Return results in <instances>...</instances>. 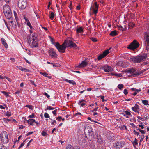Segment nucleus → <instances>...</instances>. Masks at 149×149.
I'll return each instance as SVG.
<instances>
[{
  "label": "nucleus",
  "instance_id": "1",
  "mask_svg": "<svg viewBox=\"0 0 149 149\" xmlns=\"http://www.w3.org/2000/svg\"><path fill=\"white\" fill-rule=\"evenodd\" d=\"M49 37L50 39V41L55 46L60 52L64 53L65 52V49L67 47L66 45L68 43L67 41H65L62 45H60L58 42L55 43L54 39L50 36H49Z\"/></svg>",
  "mask_w": 149,
  "mask_h": 149
},
{
  "label": "nucleus",
  "instance_id": "2",
  "mask_svg": "<svg viewBox=\"0 0 149 149\" xmlns=\"http://www.w3.org/2000/svg\"><path fill=\"white\" fill-rule=\"evenodd\" d=\"M147 54H144L142 55L133 56L130 58L129 60L134 63H139L144 61L147 57Z\"/></svg>",
  "mask_w": 149,
  "mask_h": 149
},
{
  "label": "nucleus",
  "instance_id": "3",
  "mask_svg": "<svg viewBox=\"0 0 149 149\" xmlns=\"http://www.w3.org/2000/svg\"><path fill=\"white\" fill-rule=\"evenodd\" d=\"M3 10L6 17L9 19L12 17V14L10 7L9 5H6L3 6Z\"/></svg>",
  "mask_w": 149,
  "mask_h": 149
},
{
  "label": "nucleus",
  "instance_id": "4",
  "mask_svg": "<svg viewBox=\"0 0 149 149\" xmlns=\"http://www.w3.org/2000/svg\"><path fill=\"white\" fill-rule=\"evenodd\" d=\"M127 72L131 74L133 77H135L139 75L142 73L141 71L136 70L135 68H131L129 69H127Z\"/></svg>",
  "mask_w": 149,
  "mask_h": 149
},
{
  "label": "nucleus",
  "instance_id": "5",
  "mask_svg": "<svg viewBox=\"0 0 149 149\" xmlns=\"http://www.w3.org/2000/svg\"><path fill=\"white\" fill-rule=\"evenodd\" d=\"M139 42L136 40H134L129 45L127 48L129 49L134 51L139 47Z\"/></svg>",
  "mask_w": 149,
  "mask_h": 149
},
{
  "label": "nucleus",
  "instance_id": "6",
  "mask_svg": "<svg viewBox=\"0 0 149 149\" xmlns=\"http://www.w3.org/2000/svg\"><path fill=\"white\" fill-rule=\"evenodd\" d=\"M84 132L86 134V137L89 140L91 141L94 137V133L92 129H90L88 130V131L86 129H85Z\"/></svg>",
  "mask_w": 149,
  "mask_h": 149
},
{
  "label": "nucleus",
  "instance_id": "7",
  "mask_svg": "<svg viewBox=\"0 0 149 149\" xmlns=\"http://www.w3.org/2000/svg\"><path fill=\"white\" fill-rule=\"evenodd\" d=\"M27 4L26 0H19L18 2V6L21 9H24L25 8Z\"/></svg>",
  "mask_w": 149,
  "mask_h": 149
},
{
  "label": "nucleus",
  "instance_id": "8",
  "mask_svg": "<svg viewBox=\"0 0 149 149\" xmlns=\"http://www.w3.org/2000/svg\"><path fill=\"white\" fill-rule=\"evenodd\" d=\"M125 143L123 141H119L115 142L113 144V147L116 149H120L123 146Z\"/></svg>",
  "mask_w": 149,
  "mask_h": 149
},
{
  "label": "nucleus",
  "instance_id": "9",
  "mask_svg": "<svg viewBox=\"0 0 149 149\" xmlns=\"http://www.w3.org/2000/svg\"><path fill=\"white\" fill-rule=\"evenodd\" d=\"M98 5L96 2H95L94 3L93 6L91 7L90 10L92 11L93 13L96 14L98 12Z\"/></svg>",
  "mask_w": 149,
  "mask_h": 149
},
{
  "label": "nucleus",
  "instance_id": "10",
  "mask_svg": "<svg viewBox=\"0 0 149 149\" xmlns=\"http://www.w3.org/2000/svg\"><path fill=\"white\" fill-rule=\"evenodd\" d=\"M145 38L146 41L145 42V45L146 46V49L148 50L149 49V33L146 34Z\"/></svg>",
  "mask_w": 149,
  "mask_h": 149
},
{
  "label": "nucleus",
  "instance_id": "11",
  "mask_svg": "<svg viewBox=\"0 0 149 149\" xmlns=\"http://www.w3.org/2000/svg\"><path fill=\"white\" fill-rule=\"evenodd\" d=\"M49 55L52 58H57V55L54 49L52 48L50 49L49 51Z\"/></svg>",
  "mask_w": 149,
  "mask_h": 149
},
{
  "label": "nucleus",
  "instance_id": "12",
  "mask_svg": "<svg viewBox=\"0 0 149 149\" xmlns=\"http://www.w3.org/2000/svg\"><path fill=\"white\" fill-rule=\"evenodd\" d=\"M65 41H67L68 42L67 44L66 45L67 47L75 48L77 46L76 44L72 40H69L68 41L65 40Z\"/></svg>",
  "mask_w": 149,
  "mask_h": 149
},
{
  "label": "nucleus",
  "instance_id": "13",
  "mask_svg": "<svg viewBox=\"0 0 149 149\" xmlns=\"http://www.w3.org/2000/svg\"><path fill=\"white\" fill-rule=\"evenodd\" d=\"M8 141V135L6 132H3V137L2 139L1 142L3 143H7Z\"/></svg>",
  "mask_w": 149,
  "mask_h": 149
},
{
  "label": "nucleus",
  "instance_id": "14",
  "mask_svg": "<svg viewBox=\"0 0 149 149\" xmlns=\"http://www.w3.org/2000/svg\"><path fill=\"white\" fill-rule=\"evenodd\" d=\"M103 68L104 71L107 72H111L113 70V69L111 67L109 66H104Z\"/></svg>",
  "mask_w": 149,
  "mask_h": 149
},
{
  "label": "nucleus",
  "instance_id": "15",
  "mask_svg": "<svg viewBox=\"0 0 149 149\" xmlns=\"http://www.w3.org/2000/svg\"><path fill=\"white\" fill-rule=\"evenodd\" d=\"M88 64V63L85 61H82L81 63L77 67L81 68L86 67Z\"/></svg>",
  "mask_w": 149,
  "mask_h": 149
},
{
  "label": "nucleus",
  "instance_id": "16",
  "mask_svg": "<svg viewBox=\"0 0 149 149\" xmlns=\"http://www.w3.org/2000/svg\"><path fill=\"white\" fill-rule=\"evenodd\" d=\"M139 106L137 104L135 105V106L132 107V110L135 112H138L139 110Z\"/></svg>",
  "mask_w": 149,
  "mask_h": 149
},
{
  "label": "nucleus",
  "instance_id": "17",
  "mask_svg": "<svg viewBox=\"0 0 149 149\" xmlns=\"http://www.w3.org/2000/svg\"><path fill=\"white\" fill-rule=\"evenodd\" d=\"M32 48H36L38 47V43L36 42H32L29 43Z\"/></svg>",
  "mask_w": 149,
  "mask_h": 149
},
{
  "label": "nucleus",
  "instance_id": "18",
  "mask_svg": "<svg viewBox=\"0 0 149 149\" xmlns=\"http://www.w3.org/2000/svg\"><path fill=\"white\" fill-rule=\"evenodd\" d=\"M131 90L132 91H135V92L133 94V95L134 96L136 95L137 94V93L141 91V89H138L135 88H131Z\"/></svg>",
  "mask_w": 149,
  "mask_h": 149
},
{
  "label": "nucleus",
  "instance_id": "19",
  "mask_svg": "<svg viewBox=\"0 0 149 149\" xmlns=\"http://www.w3.org/2000/svg\"><path fill=\"white\" fill-rule=\"evenodd\" d=\"M97 141L99 143L101 144L103 143V140L102 139L100 136H97Z\"/></svg>",
  "mask_w": 149,
  "mask_h": 149
},
{
  "label": "nucleus",
  "instance_id": "20",
  "mask_svg": "<svg viewBox=\"0 0 149 149\" xmlns=\"http://www.w3.org/2000/svg\"><path fill=\"white\" fill-rule=\"evenodd\" d=\"M77 33H83L84 32L83 29L81 27H80L77 28L76 30Z\"/></svg>",
  "mask_w": 149,
  "mask_h": 149
},
{
  "label": "nucleus",
  "instance_id": "21",
  "mask_svg": "<svg viewBox=\"0 0 149 149\" xmlns=\"http://www.w3.org/2000/svg\"><path fill=\"white\" fill-rule=\"evenodd\" d=\"M1 40L3 44L4 45L6 48H7L8 47V46L7 43L6 42L5 39L3 38H1Z\"/></svg>",
  "mask_w": 149,
  "mask_h": 149
},
{
  "label": "nucleus",
  "instance_id": "22",
  "mask_svg": "<svg viewBox=\"0 0 149 149\" xmlns=\"http://www.w3.org/2000/svg\"><path fill=\"white\" fill-rule=\"evenodd\" d=\"M65 80L67 82H68L70 84H71L72 85H74L76 84V83L73 80H69L67 79Z\"/></svg>",
  "mask_w": 149,
  "mask_h": 149
},
{
  "label": "nucleus",
  "instance_id": "23",
  "mask_svg": "<svg viewBox=\"0 0 149 149\" xmlns=\"http://www.w3.org/2000/svg\"><path fill=\"white\" fill-rule=\"evenodd\" d=\"M117 34V31L116 30H114L111 32L110 35L112 36H114Z\"/></svg>",
  "mask_w": 149,
  "mask_h": 149
},
{
  "label": "nucleus",
  "instance_id": "24",
  "mask_svg": "<svg viewBox=\"0 0 149 149\" xmlns=\"http://www.w3.org/2000/svg\"><path fill=\"white\" fill-rule=\"evenodd\" d=\"M54 17V13L52 12H50V15L49 17L51 20H53Z\"/></svg>",
  "mask_w": 149,
  "mask_h": 149
},
{
  "label": "nucleus",
  "instance_id": "25",
  "mask_svg": "<svg viewBox=\"0 0 149 149\" xmlns=\"http://www.w3.org/2000/svg\"><path fill=\"white\" fill-rule=\"evenodd\" d=\"M1 92L4 94L6 97H9L10 96L9 94H10V93L6 92L4 91H1Z\"/></svg>",
  "mask_w": 149,
  "mask_h": 149
},
{
  "label": "nucleus",
  "instance_id": "26",
  "mask_svg": "<svg viewBox=\"0 0 149 149\" xmlns=\"http://www.w3.org/2000/svg\"><path fill=\"white\" fill-rule=\"evenodd\" d=\"M118 29L120 31H124L125 30V28H123V27L122 26L117 25Z\"/></svg>",
  "mask_w": 149,
  "mask_h": 149
},
{
  "label": "nucleus",
  "instance_id": "27",
  "mask_svg": "<svg viewBox=\"0 0 149 149\" xmlns=\"http://www.w3.org/2000/svg\"><path fill=\"white\" fill-rule=\"evenodd\" d=\"M142 103L145 105H149V104L148 103V101L146 100H142Z\"/></svg>",
  "mask_w": 149,
  "mask_h": 149
},
{
  "label": "nucleus",
  "instance_id": "28",
  "mask_svg": "<svg viewBox=\"0 0 149 149\" xmlns=\"http://www.w3.org/2000/svg\"><path fill=\"white\" fill-rule=\"evenodd\" d=\"M35 122V120L33 119H31V120H30V123L29 124V125L30 126V125H33V123Z\"/></svg>",
  "mask_w": 149,
  "mask_h": 149
},
{
  "label": "nucleus",
  "instance_id": "29",
  "mask_svg": "<svg viewBox=\"0 0 149 149\" xmlns=\"http://www.w3.org/2000/svg\"><path fill=\"white\" fill-rule=\"evenodd\" d=\"M104 57V55L102 54L100 55L97 57L98 60H100Z\"/></svg>",
  "mask_w": 149,
  "mask_h": 149
},
{
  "label": "nucleus",
  "instance_id": "30",
  "mask_svg": "<svg viewBox=\"0 0 149 149\" xmlns=\"http://www.w3.org/2000/svg\"><path fill=\"white\" fill-rule=\"evenodd\" d=\"M109 53V50H107L103 52V54L105 57V56L108 54Z\"/></svg>",
  "mask_w": 149,
  "mask_h": 149
},
{
  "label": "nucleus",
  "instance_id": "31",
  "mask_svg": "<svg viewBox=\"0 0 149 149\" xmlns=\"http://www.w3.org/2000/svg\"><path fill=\"white\" fill-rule=\"evenodd\" d=\"M0 149H7L6 147L2 144L0 143Z\"/></svg>",
  "mask_w": 149,
  "mask_h": 149
},
{
  "label": "nucleus",
  "instance_id": "32",
  "mask_svg": "<svg viewBox=\"0 0 149 149\" xmlns=\"http://www.w3.org/2000/svg\"><path fill=\"white\" fill-rule=\"evenodd\" d=\"M124 87V85L123 84H119L118 86V88L120 90L121 89Z\"/></svg>",
  "mask_w": 149,
  "mask_h": 149
},
{
  "label": "nucleus",
  "instance_id": "33",
  "mask_svg": "<svg viewBox=\"0 0 149 149\" xmlns=\"http://www.w3.org/2000/svg\"><path fill=\"white\" fill-rule=\"evenodd\" d=\"M138 142L137 140V139L136 138H135V139L134 141H133L132 142V143H133V145L134 146V145H136L138 144V142Z\"/></svg>",
  "mask_w": 149,
  "mask_h": 149
},
{
  "label": "nucleus",
  "instance_id": "34",
  "mask_svg": "<svg viewBox=\"0 0 149 149\" xmlns=\"http://www.w3.org/2000/svg\"><path fill=\"white\" fill-rule=\"evenodd\" d=\"M40 73L41 74L43 75V76H45V77H47V75H48V74L46 72H40Z\"/></svg>",
  "mask_w": 149,
  "mask_h": 149
},
{
  "label": "nucleus",
  "instance_id": "35",
  "mask_svg": "<svg viewBox=\"0 0 149 149\" xmlns=\"http://www.w3.org/2000/svg\"><path fill=\"white\" fill-rule=\"evenodd\" d=\"M135 25V24L133 23H130L128 24V26L129 27H131L132 28H133Z\"/></svg>",
  "mask_w": 149,
  "mask_h": 149
},
{
  "label": "nucleus",
  "instance_id": "36",
  "mask_svg": "<svg viewBox=\"0 0 149 149\" xmlns=\"http://www.w3.org/2000/svg\"><path fill=\"white\" fill-rule=\"evenodd\" d=\"M144 135H143L141 136V139L139 143V144H141V142L143 141L144 138Z\"/></svg>",
  "mask_w": 149,
  "mask_h": 149
},
{
  "label": "nucleus",
  "instance_id": "37",
  "mask_svg": "<svg viewBox=\"0 0 149 149\" xmlns=\"http://www.w3.org/2000/svg\"><path fill=\"white\" fill-rule=\"evenodd\" d=\"M66 149H74V148L70 144L68 145Z\"/></svg>",
  "mask_w": 149,
  "mask_h": 149
},
{
  "label": "nucleus",
  "instance_id": "38",
  "mask_svg": "<svg viewBox=\"0 0 149 149\" xmlns=\"http://www.w3.org/2000/svg\"><path fill=\"white\" fill-rule=\"evenodd\" d=\"M54 109V108L50 106H48L47 108V110H53Z\"/></svg>",
  "mask_w": 149,
  "mask_h": 149
},
{
  "label": "nucleus",
  "instance_id": "39",
  "mask_svg": "<svg viewBox=\"0 0 149 149\" xmlns=\"http://www.w3.org/2000/svg\"><path fill=\"white\" fill-rule=\"evenodd\" d=\"M27 24V25L29 26L30 28H31L32 27V26L31 25V23H30V22H29V20L27 21L26 22Z\"/></svg>",
  "mask_w": 149,
  "mask_h": 149
},
{
  "label": "nucleus",
  "instance_id": "40",
  "mask_svg": "<svg viewBox=\"0 0 149 149\" xmlns=\"http://www.w3.org/2000/svg\"><path fill=\"white\" fill-rule=\"evenodd\" d=\"M41 134L42 136H46L47 135L46 132L44 131H43L42 132Z\"/></svg>",
  "mask_w": 149,
  "mask_h": 149
},
{
  "label": "nucleus",
  "instance_id": "41",
  "mask_svg": "<svg viewBox=\"0 0 149 149\" xmlns=\"http://www.w3.org/2000/svg\"><path fill=\"white\" fill-rule=\"evenodd\" d=\"M138 130H139V132H140L142 134H145V133L146 131L143 130H141L140 128H138L137 129Z\"/></svg>",
  "mask_w": 149,
  "mask_h": 149
},
{
  "label": "nucleus",
  "instance_id": "42",
  "mask_svg": "<svg viewBox=\"0 0 149 149\" xmlns=\"http://www.w3.org/2000/svg\"><path fill=\"white\" fill-rule=\"evenodd\" d=\"M44 117L45 118H49L50 116L47 113H45L44 114Z\"/></svg>",
  "mask_w": 149,
  "mask_h": 149
},
{
  "label": "nucleus",
  "instance_id": "43",
  "mask_svg": "<svg viewBox=\"0 0 149 149\" xmlns=\"http://www.w3.org/2000/svg\"><path fill=\"white\" fill-rule=\"evenodd\" d=\"M5 115L8 117L10 116L11 115V113L10 112H7L5 113Z\"/></svg>",
  "mask_w": 149,
  "mask_h": 149
},
{
  "label": "nucleus",
  "instance_id": "44",
  "mask_svg": "<svg viewBox=\"0 0 149 149\" xmlns=\"http://www.w3.org/2000/svg\"><path fill=\"white\" fill-rule=\"evenodd\" d=\"M32 38H37V34L36 33H33L32 35Z\"/></svg>",
  "mask_w": 149,
  "mask_h": 149
},
{
  "label": "nucleus",
  "instance_id": "45",
  "mask_svg": "<svg viewBox=\"0 0 149 149\" xmlns=\"http://www.w3.org/2000/svg\"><path fill=\"white\" fill-rule=\"evenodd\" d=\"M26 107L29 108L30 109H33V106L31 105H28L26 106Z\"/></svg>",
  "mask_w": 149,
  "mask_h": 149
},
{
  "label": "nucleus",
  "instance_id": "46",
  "mask_svg": "<svg viewBox=\"0 0 149 149\" xmlns=\"http://www.w3.org/2000/svg\"><path fill=\"white\" fill-rule=\"evenodd\" d=\"M22 71H23L25 72H29V70L25 68H23Z\"/></svg>",
  "mask_w": 149,
  "mask_h": 149
},
{
  "label": "nucleus",
  "instance_id": "47",
  "mask_svg": "<svg viewBox=\"0 0 149 149\" xmlns=\"http://www.w3.org/2000/svg\"><path fill=\"white\" fill-rule=\"evenodd\" d=\"M123 93L125 95L127 94H128V90L126 89H124Z\"/></svg>",
  "mask_w": 149,
  "mask_h": 149
},
{
  "label": "nucleus",
  "instance_id": "48",
  "mask_svg": "<svg viewBox=\"0 0 149 149\" xmlns=\"http://www.w3.org/2000/svg\"><path fill=\"white\" fill-rule=\"evenodd\" d=\"M44 95H45L49 99L50 98V96L49 95H48L47 93H45L44 94Z\"/></svg>",
  "mask_w": 149,
  "mask_h": 149
},
{
  "label": "nucleus",
  "instance_id": "49",
  "mask_svg": "<svg viewBox=\"0 0 149 149\" xmlns=\"http://www.w3.org/2000/svg\"><path fill=\"white\" fill-rule=\"evenodd\" d=\"M125 113L127 115H131L130 113L127 111H125Z\"/></svg>",
  "mask_w": 149,
  "mask_h": 149
},
{
  "label": "nucleus",
  "instance_id": "50",
  "mask_svg": "<svg viewBox=\"0 0 149 149\" xmlns=\"http://www.w3.org/2000/svg\"><path fill=\"white\" fill-rule=\"evenodd\" d=\"M98 108V107H96L93 110L91 111V112H93L95 111H97Z\"/></svg>",
  "mask_w": 149,
  "mask_h": 149
},
{
  "label": "nucleus",
  "instance_id": "51",
  "mask_svg": "<svg viewBox=\"0 0 149 149\" xmlns=\"http://www.w3.org/2000/svg\"><path fill=\"white\" fill-rule=\"evenodd\" d=\"M27 40L29 42H31V37L30 36H28L27 38Z\"/></svg>",
  "mask_w": 149,
  "mask_h": 149
},
{
  "label": "nucleus",
  "instance_id": "52",
  "mask_svg": "<svg viewBox=\"0 0 149 149\" xmlns=\"http://www.w3.org/2000/svg\"><path fill=\"white\" fill-rule=\"evenodd\" d=\"M91 39L93 42H96L97 41L96 39L95 38H91Z\"/></svg>",
  "mask_w": 149,
  "mask_h": 149
},
{
  "label": "nucleus",
  "instance_id": "53",
  "mask_svg": "<svg viewBox=\"0 0 149 149\" xmlns=\"http://www.w3.org/2000/svg\"><path fill=\"white\" fill-rule=\"evenodd\" d=\"M57 109H56L55 110H54L52 112V113L54 115H55L57 112Z\"/></svg>",
  "mask_w": 149,
  "mask_h": 149
},
{
  "label": "nucleus",
  "instance_id": "54",
  "mask_svg": "<svg viewBox=\"0 0 149 149\" xmlns=\"http://www.w3.org/2000/svg\"><path fill=\"white\" fill-rule=\"evenodd\" d=\"M78 104L79 105H81L82 107H83L84 105H85L86 104L85 103H81V104H79V103H78Z\"/></svg>",
  "mask_w": 149,
  "mask_h": 149
},
{
  "label": "nucleus",
  "instance_id": "55",
  "mask_svg": "<svg viewBox=\"0 0 149 149\" xmlns=\"http://www.w3.org/2000/svg\"><path fill=\"white\" fill-rule=\"evenodd\" d=\"M113 74L118 77H121V74Z\"/></svg>",
  "mask_w": 149,
  "mask_h": 149
},
{
  "label": "nucleus",
  "instance_id": "56",
  "mask_svg": "<svg viewBox=\"0 0 149 149\" xmlns=\"http://www.w3.org/2000/svg\"><path fill=\"white\" fill-rule=\"evenodd\" d=\"M104 96H101V98L102 99V102H104V101H106L107 100H104Z\"/></svg>",
  "mask_w": 149,
  "mask_h": 149
},
{
  "label": "nucleus",
  "instance_id": "57",
  "mask_svg": "<svg viewBox=\"0 0 149 149\" xmlns=\"http://www.w3.org/2000/svg\"><path fill=\"white\" fill-rule=\"evenodd\" d=\"M34 114H32L31 115H30L29 116V118H33L34 117Z\"/></svg>",
  "mask_w": 149,
  "mask_h": 149
},
{
  "label": "nucleus",
  "instance_id": "58",
  "mask_svg": "<svg viewBox=\"0 0 149 149\" xmlns=\"http://www.w3.org/2000/svg\"><path fill=\"white\" fill-rule=\"evenodd\" d=\"M3 137V134H0V141H2V139Z\"/></svg>",
  "mask_w": 149,
  "mask_h": 149
},
{
  "label": "nucleus",
  "instance_id": "59",
  "mask_svg": "<svg viewBox=\"0 0 149 149\" xmlns=\"http://www.w3.org/2000/svg\"><path fill=\"white\" fill-rule=\"evenodd\" d=\"M18 68L20 69V70H21V71H22L23 70V68L21 66H18Z\"/></svg>",
  "mask_w": 149,
  "mask_h": 149
},
{
  "label": "nucleus",
  "instance_id": "60",
  "mask_svg": "<svg viewBox=\"0 0 149 149\" xmlns=\"http://www.w3.org/2000/svg\"><path fill=\"white\" fill-rule=\"evenodd\" d=\"M37 38H32V42H36V41H35L36 40V39H37Z\"/></svg>",
  "mask_w": 149,
  "mask_h": 149
},
{
  "label": "nucleus",
  "instance_id": "61",
  "mask_svg": "<svg viewBox=\"0 0 149 149\" xmlns=\"http://www.w3.org/2000/svg\"><path fill=\"white\" fill-rule=\"evenodd\" d=\"M137 117L138 119L140 120H141V121L143 120V118H142L140 116H137Z\"/></svg>",
  "mask_w": 149,
  "mask_h": 149
},
{
  "label": "nucleus",
  "instance_id": "62",
  "mask_svg": "<svg viewBox=\"0 0 149 149\" xmlns=\"http://www.w3.org/2000/svg\"><path fill=\"white\" fill-rule=\"evenodd\" d=\"M61 119H62V117L61 116H58L56 118V119L57 120H59Z\"/></svg>",
  "mask_w": 149,
  "mask_h": 149
},
{
  "label": "nucleus",
  "instance_id": "63",
  "mask_svg": "<svg viewBox=\"0 0 149 149\" xmlns=\"http://www.w3.org/2000/svg\"><path fill=\"white\" fill-rule=\"evenodd\" d=\"M33 132H29L27 134V136H28V135H30V134H33Z\"/></svg>",
  "mask_w": 149,
  "mask_h": 149
},
{
  "label": "nucleus",
  "instance_id": "64",
  "mask_svg": "<svg viewBox=\"0 0 149 149\" xmlns=\"http://www.w3.org/2000/svg\"><path fill=\"white\" fill-rule=\"evenodd\" d=\"M24 143H22L20 146L19 147V148H21V147H23L24 145Z\"/></svg>",
  "mask_w": 149,
  "mask_h": 149
}]
</instances>
